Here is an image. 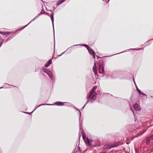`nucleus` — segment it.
Instances as JSON below:
<instances>
[{
	"mask_svg": "<svg viewBox=\"0 0 153 153\" xmlns=\"http://www.w3.org/2000/svg\"><path fill=\"white\" fill-rule=\"evenodd\" d=\"M97 87L96 86L94 87L91 91L87 95V98L88 99L86 103L82 108L81 109L84 108V107L89 101L91 102H93L95 100L97 94L95 93V90L97 89Z\"/></svg>",
	"mask_w": 153,
	"mask_h": 153,
	"instance_id": "obj_1",
	"label": "nucleus"
},
{
	"mask_svg": "<svg viewBox=\"0 0 153 153\" xmlns=\"http://www.w3.org/2000/svg\"><path fill=\"white\" fill-rule=\"evenodd\" d=\"M98 65H99L98 69L99 72L100 73H103L104 72V66H103V62L102 61H100L98 63Z\"/></svg>",
	"mask_w": 153,
	"mask_h": 153,
	"instance_id": "obj_2",
	"label": "nucleus"
},
{
	"mask_svg": "<svg viewBox=\"0 0 153 153\" xmlns=\"http://www.w3.org/2000/svg\"><path fill=\"white\" fill-rule=\"evenodd\" d=\"M43 71L48 74L51 79L52 80H54V77L52 73L48 70V69L46 68H45L43 69Z\"/></svg>",
	"mask_w": 153,
	"mask_h": 153,
	"instance_id": "obj_3",
	"label": "nucleus"
},
{
	"mask_svg": "<svg viewBox=\"0 0 153 153\" xmlns=\"http://www.w3.org/2000/svg\"><path fill=\"white\" fill-rule=\"evenodd\" d=\"M119 145H116L115 144L112 145L111 146L109 144L105 145L103 147V149L104 150H108L111 148L117 147Z\"/></svg>",
	"mask_w": 153,
	"mask_h": 153,
	"instance_id": "obj_4",
	"label": "nucleus"
},
{
	"mask_svg": "<svg viewBox=\"0 0 153 153\" xmlns=\"http://www.w3.org/2000/svg\"><path fill=\"white\" fill-rule=\"evenodd\" d=\"M133 107L134 109L137 111H138L140 110V106L137 104H135L133 105Z\"/></svg>",
	"mask_w": 153,
	"mask_h": 153,
	"instance_id": "obj_5",
	"label": "nucleus"
},
{
	"mask_svg": "<svg viewBox=\"0 0 153 153\" xmlns=\"http://www.w3.org/2000/svg\"><path fill=\"white\" fill-rule=\"evenodd\" d=\"M50 17H51V20L52 21V25L53 27V32L54 35V24H53V21H54V18H53V13H52V14L50 15Z\"/></svg>",
	"mask_w": 153,
	"mask_h": 153,
	"instance_id": "obj_6",
	"label": "nucleus"
},
{
	"mask_svg": "<svg viewBox=\"0 0 153 153\" xmlns=\"http://www.w3.org/2000/svg\"><path fill=\"white\" fill-rule=\"evenodd\" d=\"M75 109L78 111H79V121L80 122V117H81V113L80 112V111L77 108H75ZM82 129V126L81 125V123H80V122H79V129L80 130H81Z\"/></svg>",
	"mask_w": 153,
	"mask_h": 153,
	"instance_id": "obj_7",
	"label": "nucleus"
},
{
	"mask_svg": "<svg viewBox=\"0 0 153 153\" xmlns=\"http://www.w3.org/2000/svg\"><path fill=\"white\" fill-rule=\"evenodd\" d=\"M52 61L51 59L49 60L47 62L45 65V67H48L51 63Z\"/></svg>",
	"mask_w": 153,
	"mask_h": 153,
	"instance_id": "obj_8",
	"label": "nucleus"
},
{
	"mask_svg": "<svg viewBox=\"0 0 153 153\" xmlns=\"http://www.w3.org/2000/svg\"><path fill=\"white\" fill-rule=\"evenodd\" d=\"M53 105V104H40L39 105V106H36L35 107V109H34V110L32 112H31V113H33L38 107H39L40 106H42V105Z\"/></svg>",
	"mask_w": 153,
	"mask_h": 153,
	"instance_id": "obj_9",
	"label": "nucleus"
},
{
	"mask_svg": "<svg viewBox=\"0 0 153 153\" xmlns=\"http://www.w3.org/2000/svg\"><path fill=\"white\" fill-rule=\"evenodd\" d=\"M65 1V0H60L58 1L56 3L57 6H58L60 4L62 3L63 2H64Z\"/></svg>",
	"mask_w": 153,
	"mask_h": 153,
	"instance_id": "obj_10",
	"label": "nucleus"
},
{
	"mask_svg": "<svg viewBox=\"0 0 153 153\" xmlns=\"http://www.w3.org/2000/svg\"><path fill=\"white\" fill-rule=\"evenodd\" d=\"M88 51L89 52V53L91 55H94L95 54V52L93 50L91 49L89 50H88Z\"/></svg>",
	"mask_w": 153,
	"mask_h": 153,
	"instance_id": "obj_11",
	"label": "nucleus"
},
{
	"mask_svg": "<svg viewBox=\"0 0 153 153\" xmlns=\"http://www.w3.org/2000/svg\"><path fill=\"white\" fill-rule=\"evenodd\" d=\"M0 33L1 34L3 35H6L7 34H8L9 35L10 34V32H4L0 31Z\"/></svg>",
	"mask_w": 153,
	"mask_h": 153,
	"instance_id": "obj_12",
	"label": "nucleus"
},
{
	"mask_svg": "<svg viewBox=\"0 0 153 153\" xmlns=\"http://www.w3.org/2000/svg\"><path fill=\"white\" fill-rule=\"evenodd\" d=\"M82 137L83 140H85L86 137V136L84 131L83 129L82 130Z\"/></svg>",
	"mask_w": 153,
	"mask_h": 153,
	"instance_id": "obj_13",
	"label": "nucleus"
},
{
	"mask_svg": "<svg viewBox=\"0 0 153 153\" xmlns=\"http://www.w3.org/2000/svg\"><path fill=\"white\" fill-rule=\"evenodd\" d=\"M151 139L150 138L147 137L146 138V143L147 145L149 144L150 143Z\"/></svg>",
	"mask_w": 153,
	"mask_h": 153,
	"instance_id": "obj_14",
	"label": "nucleus"
},
{
	"mask_svg": "<svg viewBox=\"0 0 153 153\" xmlns=\"http://www.w3.org/2000/svg\"><path fill=\"white\" fill-rule=\"evenodd\" d=\"M145 132V131H143L142 132H140L139 134H138L137 135H136L134 137H137L139 136H140L143 134Z\"/></svg>",
	"mask_w": 153,
	"mask_h": 153,
	"instance_id": "obj_15",
	"label": "nucleus"
},
{
	"mask_svg": "<svg viewBox=\"0 0 153 153\" xmlns=\"http://www.w3.org/2000/svg\"><path fill=\"white\" fill-rule=\"evenodd\" d=\"M74 45L73 46H78V45ZM80 45L81 46H85L86 47V48L88 49V50L90 49L89 47L88 46L86 45Z\"/></svg>",
	"mask_w": 153,
	"mask_h": 153,
	"instance_id": "obj_16",
	"label": "nucleus"
},
{
	"mask_svg": "<svg viewBox=\"0 0 153 153\" xmlns=\"http://www.w3.org/2000/svg\"><path fill=\"white\" fill-rule=\"evenodd\" d=\"M93 70L94 71V74L96 75L97 73V68L96 66L93 67Z\"/></svg>",
	"mask_w": 153,
	"mask_h": 153,
	"instance_id": "obj_17",
	"label": "nucleus"
},
{
	"mask_svg": "<svg viewBox=\"0 0 153 153\" xmlns=\"http://www.w3.org/2000/svg\"><path fill=\"white\" fill-rule=\"evenodd\" d=\"M134 84H135V85H136V83H135V81H134ZM136 88H137V91L138 92V93L139 94H140V96H141V94H142V92H141V91H140V90H139V89L138 88H137V87H136Z\"/></svg>",
	"mask_w": 153,
	"mask_h": 153,
	"instance_id": "obj_18",
	"label": "nucleus"
},
{
	"mask_svg": "<svg viewBox=\"0 0 153 153\" xmlns=\"http://www.w3.org/2000/svg\"><path fill=\"white\" fill-rule=\"evenodd\" d=\"M87 141L88 143V145L89 146H91L92 144L91 143L92 141V140H89L88 138L87 139Z\"/></svg>",
	"mask_w": 153,
	"mask_h": 153,
	"instance_id": "obj_19",
	"label": "nucleus"
},
{
	"mask_svg": "<svg viewBox=\"0 0 153 153\" xmlns=\"http://www.w3.org/2000/svg\"><path fill=\"white\" fill-rule=\"evenodd\" d=\"M56 105H63L62 102H56Z\"/></svg>",
	"mask_w": 153,
	"mask_h": 153,
	"instance_id": "obj_20",
	"label": "nucleus"
},
{
	"mask_svg": "<svg viewBox=\"0 0 153 153\" xmlns=\"http://www.w3.org/2000/svg\"><path fill=\"white\" fill-rule=\"evenodd\" d=\"M141 97H142L143 98H146V95L142 93V94H141Z\"/></svg>",
	"mask_w": 153,
	"mask_h": 153,
	"instance_id": "obj_21",
	"label": "nucleus"
},
{
	"mask_svg": "<svg viewBox=\"0 0 153 153\" xmlns=\"http://www.w3.org/2000/svg\"><path fill=\"white\" fill-rule=\"evenodd\" d=\"M35 19L34 18L33 19V20H32L30 22H29L27 25H26V26H24V27H22V29H24V28H25L31 22H32L33 21H34L35 20Z\"/></svg>",
	"mask_w": 153,
	"mask_h": 153,
	"instance_id": "obj_22",
	"label": "nucleus"
},
{
	"mask_svg": "<svg viewBox=\"0 0 153 153\" xmlns=\"http://www.w3.org/2000/svg\"><path fill=\"white\" fill-rule=\"evenodd\" d=\"M42 14V13H41L40 14H38V16H36V17H35V18H34L35 19H36L37 18L39 17V16L40 15H41V14Z\"/></svg>",
	"mask_w": 153,
	"mask_h": 153,
	"instance_id": "obj_23",
	"label": "nucleus"
},
{
	"mask_svg": "<svg viewBox=\"0 0 153 153\" xmlns=\"http://www.w3.org/2000/svg\"><path fill=\"white\" fill-rule=\"evenodd\" d=\"M123 51V52H120V53H118V54L120 53H123L125 52H126V51Z\"/></svg>",
	"mask_w": 153,
	"mask_h": 153,
	"instance_id": "obj_24",
	"label": "nucleus"
},
{
	"mask_svg": "<svg viewBox=\"0 0 153 153\" xmlns=\"http://www.w3.org/2000/svg\"><path fill=\"white\" fill-rule=\"evenodd\" d=\"M92 55L93 56V58H94V59H95V55Z\"/></svg>",
	"mask_w": 153,
	"mask_h": 153,
	"instance_id": "obj_25",
	"label": "nucleus"
},
{
	"mask_svg": "<svg viewBox=\"0 0 153 153\" xmlns=\"http://www.w3.org/2000/svg\"><path fill=\"white\" fill-rule=\"evenodd\" d=\"M4 86H6V85H8H8H8V84H7L6 83V84H4Z\"/></svg>",
	"mask_w": 153,
	"mask_h": 153,
	"instance_id": "obj_26",
	"label": "nucleus"
},
{
	"mask_svg": "<svg viewBox=\"0 0 153 153\" xmlns=\"http://www.w3.org/2000/svg\"><path fill=\"white\" fill-rule=\"evenodd\" d=\"M94 66H96V63H94V65L93 67H94Z\"/></svg>",
	"mask_w": 153,
	"mask_h": 153,
	"instance_id": "obj_27",
	"label": "nucleus"
},
{
	"mask_svg": "<svg viewBox=\"0 0 153 153\" xmlns=\"http://www.w3.org/2000/svg\"><path fill=\"white\" fill-rule=\"evenodd\" d=\"M136 49H131L130 50H136Z\"/></svg>",
	"mask_w": 153,
	"mask_h": 153,
	"instance_id": "obj_28",
	"label": "nucleus"
},
{
	"mask_svg": "<svg viewBox=\"0 0 153 153\" xmlns=\"http://www.w3.org/2000/svg\"><path fill=\"white\" fill-rule=\"evenodd\" d=\"M24 113H27V114H29V112H24Z\"/></svg>",
	"mask_w": 153,
	"mask_h": 153,
	"instance_id": "obj_29",
	"label": "nucleus"
},
{
	"mask_svg": "<svg viewBox=\"0 0 153 153\" xmlns=\"http://www.w3.org/2000/svg\"><path fill=\"white\" fill-rule=\"evenodd\" d=\"M46 15H48V16H49V14H48V13H46Z\"/></svg>",
	"mask_w": 153,
	"mask_h": 153,
	"instance_id": "obj_30",
	"label": "nucleus"
},
{
	"mask_svg": "<svg viewBox=\"0 0 153 153\" xmlns=\"http://www.w3.org/2000/svg\"><path fill=\"white\" fill-rule=\"evenodd\" d=\"M64 53V52H63V53H61V54L60 55H59V56H61V55H62V54Z\"/></svg>",
	"mask_w": 153,
	"mask_h": 153,
	"instance_id": "obj_31",
	"label": "nucleus"
},
{
	"mask_svg": "<svg viewBox=\"0 0 153 153\" xmlns=\"http://www.w3.org/2000/svg\"><path fill=\"white\" fill-rule=\"evenodd\" d=\"M78 149H79V150H80V148H79V146H78Z\"/></svg>",
	"mask_w": 153,
	"mask_h": 153,
	"instance_id": "obj_32",
	"label": "nucleus"
},
{
	"mask_svg": "<svg viewBox=\"0 0 153 153\" xmlns=\"http://www.w3.org/2000/svg\"><path fill=\"white\" fill-rule=\"evenodd\" d=\"M3 88V87H2L0 88Z\"/></svg>",
	"mask_w": 153,
	"mask_h": 153,
	"instance_id": "obj_33",
	"label": "nucleus"
},
{
	"mask_svg": "<svg viewBox=\"0 0 153 153\" xmlns=\"http://www.w3.org/2000/svg\"><path fill=\"white\" fill-rule=\"evenodd\" d=\"M137 50H140V49H137Z\"/></svg>",
	"mask_w": 153,
	"mask_h": 153,
	"instance_id": "obj_34",
	"label": "nucleus"
},
{
	"mask_svg": "<svg viewBox=\"0 0 153 153\" xmlns=\"http://www.w3.org/2000/svg\"><path fill=\"white\" fill-rule=\"evenodd\" d=\"M55 46V44H54V46ZM55 47H54V48H55Z\"/></svg>",
	"mask_w": 153,
	"mask_h": 153,
	"instance_id": "obj_35",
	"label": "nucleus"
},
{
	"mask_svg": "<svg viewBox=\"0 0 153 153\" xmlns=\"http://www.w3.org/2000/svg\"><path fill=\"white\" fill-rule=\"evenodd\" d=\"M69 48H68V49H69Z\"/></svg>",
	"mask_w": 153,
	"mask_h": 153,
	"instance_id": "obj_36",
	"label": "nucleus"
},
{
	"mask_svg": "<svg viewBox=\"0 0 153 153\" xmlns=\"http://www.w3.org/2000/svg\"><path fill=\"white\" fill-rule=\"evenodd\" d=\"M69 48H68V49H69Z\"/></svg>",
	"mask_w": 153,
	"mask_h": 153,
	"instance_id": "obj_37",
	"label": "nucleus"
},
{
	"mask_svg": "<svg viewBox=\"0 0 153 153\" xmlns=\"http://www.w3.org/2000/svg\"><path fill=\"white\" fill-rule=\"evenodd\" d=\"M109 1H110V0H109L108 1V2Z\"/></svg>",
	"mask_w": 153,
	"mask_h": 153,
	"instance_id": "obj_38",
	"label": "nucleus"
}]
</instances>
